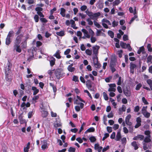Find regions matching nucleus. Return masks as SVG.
<instances>
[{"label":"nucleus","instance_id":"58","mask_svg":"<svg viewBox=\"0 0 152 152\" xmlns=\"http://www.w3.org/2000/svg\"><path fill=\"white\" fill-rule=\"evenodd\" d=\"M142 85L141 83H140L137 85L135 88V89L137 90H139L140 88L142 87Z\"/></svg>","mask_w":152,"mask_h":152},{"label":"nucleus","instance_id":"34","mask_svg":"<svg viewBox=\"0 0 152 152\" xmlns=\"http://www.w3.org/2000/svg\"><path fill=\"white\" fill-rule=\"evenodd\" d=\"M120 44L121 47L122 48L124 49H126V48L127 44H126V43L121 41L120 42Z\"/></svg>","mask_w":152,"mask_h":152},{"label":"nucleus","instance_id":"63","mask_svg":"<svg viewBox=\"0 0 152 152\" xmlns=\"http://www.w3.org/2000/svg\"><path fill=\"white\" fill-rule=\"evenodd\" d=\"M42 45V43L40 41H37L36 42V46L37 47H39L41 46Z\"/></svg>","mask_w":152,"mask_h":152},{"label":"nucleus","instance_id":"51","mask_svg":"<svg viewBox=\"0 0 152 152\" xmlns=\"http://www.w3.org/2000/svg\"><path fill=\"white\" fill-rule=\"evenodd\" d=\"M76 150V149L73 147H70L68 151L69 152H75Z\"/></svg>","mask_w":152,"mask_h":152},{"label":"nucleus","instance_id":"39","mask_svg":"<svg viewBox=\"0 0 152 152\" xmlns=\"http://www.w3.org/2000/svg\"><path fill=\"white\" fill-rule=\"evenodd\" d=\"M14 33L13 31L12 30L10 31L7 35V37L11 38L13 36V34Z\"/></svg>","mask_w":152,"mask_h":152},{"label":"nucleus","instance_id":"30","mask_svg":"<svg viewBox=\"0 0 152 152\" xmlns=\"http://www.w3.org/2000/svg\"><path fill=\"white\" fill-rule=\"evenodd\" d=\"M95 131V129L93 127H91L88 129H87L86 131L85 132V133L87 132H93Z\"/></svg>","mask_w":152,"mask_h":152},{"label":"nucleus","instance_id":"45","mask_svg":"<svg viewBox=\"0 0 152 152\" xmlns=\"http://www.w3.org/2000/svg\"><path fill=\"white\" fill-rule=\"evenodd\" d=\"M144 134L145 135L147 136L148 137H151L150 135L151 132L149 130H146L144 132Z\"/></svg>","mask_w":152,"mask_h":152},{"label":"nucleus","instance_id":"50","mask_svg":"<svg viewBox=\"0 0 152 152\" xmlns=\"http://www.w3.org/2000/svg\"><path fill=\"white\" fill-rule=\"evenodd\" d=\"M103 95L104 99L105 100H107L108 99V97L107 94L105 92H103Z\"/></svg>","mask_w":152,"mask_h":152},{"label":"nucleus","instance_id":"33","mask_svg":"<svg viewBox=\"0 0 152 152\" xmlns=\"http://www.w3.org/2000/svg\"><path fill=\"white\" fill-rule=\"evenodd\" d=\"M108 34L111 38H113L114 37V33L113 31L110 30L108 31Z\"/></svg>","mask_w":152,"mask_h":152},{"label":"nucleus","instance_id":"15","mask_svg":"<svg viewBox=\"0 0 152 152\" xmlns=\"http://www.w3.org/2000/svg\"><path fill=\"white\" fill-rule=\"evenodd\" d=\"M21 47L23 49H25L27 48V41L23 40L21 43Z\"/></svg>","mask_w":152,"mask_h":152},{"label":"nucleus","instance_id":"16","mask_svg":"<svg viewBox=\"0 0 152 152\" xmlns=\"http://www.w3.org/2000/svg\"><path fill=\"white\" fill-rule=\"evenodd\" d=\"M31 89L33 91H34L33 93L34 95H35L39 92V89H37L36 87L32 86Z\"/></svg>","mask_w":152,"mask_h":152},{"label":"nucleus","instance_id":"7","mask_svg":"<svg viewBox=\"0 0 152 152\" xmlns=\"http://www.w3.org/2000/svg\"><path fill=\"white\" fill-rule=\"evenodd\" d=\"M109 85L110 87V88L108 90L109 91L115 92V91L116 89L114 88L116 87V86L115 83L110 84H109Z\"/></svg>","mask_w":152,"mask_h":152},{"label":"nucleus","instance_id":"14","mask_svg":"<svg viewBox=\"0 0 152 152\" xmlns=\"http://www.w3.org/2000/svg\"><path fill=\"white\" fill-rule=\"evenodd\" d=\"M74 104H79L80 106L81 109H82L84 107V104L80 102L77 99H76L75 100L74 102Z\"/></svg>","mask_w":152,"mask_h":152},{"label":"nucleus","instance_id":"47","mask_svg":"<svg viewBox=\"0 0 152 152\" xmlns=\"http://www.w3.org/2000/svg\"><path fill=\"white\" fill-rule=\"evenodd\" d=\"M120 3V0H115L113 2V5L114 6H116L118 5Z\"/></svg>","mask_w":152,"mask_h":152},{"label":"nucleus","instance_id":"22","mask_svg":"<svg viewBox=\"0 0 152 152\" xmlns=\"http://www.w3.org/2000/svg\"><path fill=\"white\" fill-rule=\"evenodd\" d=\"M49 85L50 86L53 88L54 92L56 93L57 91V88L56 86L52 83H50Z\"/></svg>","mask_w":152,"mask_h":152},{"label":"nucleus","instance_id":"18","mask_svg":"<svg viewBox=\"0 0 152 152\" xmlns=\"http://www.w3.org/2000/svg\"><path fill=\"white\" fill-rule=\"evenodd\" d=\"M91 81L90 80H88L86 82V85L88 89H90L92 87Z\"/></svg>","mask_w":152,"mask_h":152},{"label":"nucleus","instance_id":"8","mask_svg":"<svg viewBox=\"0 0 152 152\" xmlns=\"http://www.w3.org/2000/svg\"><path fill=\"white\" fill-rule=\"evenodd\" d=\"M137 67L136 64L133 63L132 62H131L130 63V72L132 74H133L134 72V69Z\"/></svg>","mask_w":152,"mask_h":152},{"label":"nucleus","instance_id":"53","mask_svg":"<svg viewBox=\"0 0 152 152\" xmlns=\"http://www.w3.org/2000/svg\"><path fill=\"white\" fill-rule=\"evenodd\" d=\"M34 19L36 22H38L39 20V17L38 15H35L34 17Z\"/></svg>","mask_w":152,"mask_h":152},{"label":"nucleus","instance_id":"44","mask_svg":"<svg viewBox=\"0 0 152 152\" xmlns=\"http://www.w3.org/2000/svg\"><path fill=\"white\" fill-rule=\"evenodd\" d=\"M137 17H138L137 15H135L134 16L131 18L130 21L129 22V24H131L132 23V22L134 21V20H135L136 18H137Z\"/></svg>","mask_w":152,"mask_h":152},{"label":"nucleus","instance_id":"11","mask_svg":"<svg viewBox=\"0 0 152 152\" xmlns=\"http://www.w3.org/2000/svg\"><path fill=\"white\" fill-rule=\"evenodd\" d=\"M23 116L22 114H20L19 115L18 119L21 124H23L24 123H26L25 119H23Z\"/></svg>","mask_w":152,"mask_h":152},{"label":"nucleus","instance_id":"41","mask_svg":"<svg viewBox=\"0 0 152 152\" xmlns=\"http://www.w3.org/2000/svg\"><path fill=\"white\" fill-rule=\"evenodd\" d=\"M39 98V95H36L34 96L32 98V100L34 101L35 102H36L37 100H38Z\"/></svg>","mask_w":152,"mask_h":152},{"label":"nucleus","instance_id":"9","mask_svg":"<svg viewBox=\"0 0 152 152\" xmlns=\"http://www.w3.org/2000/svg\"><path fill=\"white\" fill-rule=\"evenodd\" d=\"M117 61L116 58L115 57L111 58L110 64V66H115L116 65V63Z\"/></svg>","mask_w":152,"mask_h":152},{"label":"nucleus","instance_id":"31","mask_svg":"<svg viewBox=\"0 0 152 152\" xmlns=\"http://www.w3.org/2000/svg\"><path fill=\"white\" fill-rule=\"evenodd\" d=\"M72 80L73 81L76 82H79V77L77 76L74 75L73 77Z\"/></svg>","mask_w":152,"mask_h":152},{"label":"nucleus","instance_id":"57","mask_svg":"<svg viewBox=\"0 0 152 152\" xmlns=\"http://www.w3.org/2000/svg\"><path fill=\"white\" fill-rule=\"evenodd\" d=\"M35 10L37 12H40L42 11L43 9L40 7H37L35 8Z\"/></svg>","mask_w":152,"mask_h":152},{"label":"nucleus","instance_id":"25","mask_svg":"<svg viewBox=\"0 0 152 152\" xmlns=\"http://www.w3.org/2000/svg\"><path fill=\"white\" fill-rule=\"evenodd\" d=\"M48 146L47 145V143L46 142H44L43 144L42 145L41 148L43 150L47 149Z\"/></svg>","mask_w":152,"mask_h":152},{"label":"nucleus","instance_id":"61","mask_svg":"<svg viewBox=\"0 0 152 152\" xmlns=\"http://www.w3.org/2000/svg\"><path fill=\"white\" fill-rule=\"evenodd\" d=\"M118 22H116L115 20H114L112 23V26L113 27H115L118 26Z\"/></svg>","mask_w":152,"mask_h":152},{"label":"nucleus","instance_id":"59","mask_svg":"<svg viewBox=\"0 0 152 152\" xmlns=\"http://www.w3.org/2000/svg\"><path fill=\"white\" fill-rule=\"evenodd\" d=\"M89 140L91 142H94L96 140V138L94 136L90 137L89 138Z\"/></svg>","mask_w":152,"mask_h":152},{"label":"nucleus","instance_id":"29","mask_svg":"<svg viewBox=\"0 0 152 152\" xmlns=\"http://www.w3.org/2000/svg\"><path fill=\"white\" fill-rule=\"evenodd\" d=\"M56 34L59 36L62 37L64 35V31H61L60 32H57L56 33Z\"/></svg>","mask_w":152,"mask_h":152},{"label":"nucleus","instance_id":"46","mask_svg":"<svg viewBox=\"0 0 152 152\" xmlns=\"http://www.w3.org/2000/svg\"><path fill=\"white\" fill-rule=\"evenodd\" d=\"M102 22L106 23H108L109 25H111V23L110 21L106 19H103L102 20Z\"/></svg>","mask_w":152,"mask_h":152},{"label":"nucleus","instance_id":"35","mask_svg":"<svg viewBox=\"0 0 152 152\" xmlns=\"http://www.w3.org/2000/svg\"><path fill=\"white\" fill-rule=\"evenodd\" d=\"M85 52L87 55L89 56H91L92 54V51L91 50L89 49H86V50Z\"/></svg>","mask_w":152,"mask_h":152},{"label":"nucleus","instance_id":"13","mask_svg":"<svg viewBox=\"0 0 152 152\" xmlns=\"http://www.w3.org/2000/svg\"><path fill=\"white\" fill-rule=\"evenodd\" d=\"M60 53L61 52L60 51V50H57L56 53L53 55V56L57 58L60 59L61 58V56L60 55Z\"/></svg>","mask_w":152,"mask_h":152},{"label":"nucleus","instance_id":"42","mask_svg":"<svg viewBox=\"0 0 152 152\" xmlns=\"http://www.w3.org/2000/svg\"><path fill=\"white\" fill-rule=\"evenodd\" d=\"M123 53V51L122 50H118V56L120 58H121L122 57Z\"/></svg>","mask_w":152,"mask_h":152},{"label":"nucleus","instance_id":"27","mask_svg":"<svg viewBox=\"0 0 152 152\" xmlns=\"http://www.w3.org/2000/svg\"><path fill=\"white\" fill-rule=\"evenodd\" d=\"M121 138V134L120 132H118L117 133L116 136V139H115L117 141H119Z\"/></svg>","mask_w":152,"mask_h":152},{"label":"nucleus","instance_id":"2","mask_svg":"<svg viewBox=\"0 0 152 152\" xmlns=\"http://www.w3.org/2000/svg\"><path fill=\"white\" fill-rule=\"evenodd\" d=\"M17 35L15 40L14 43L20 44L22 40V38L23 37V34H21Z\"/></svg>","mask_w":152,"mask_h":152},{"label":"nucleus","instance_id":"6","mask_svg":"<svg viewBox=\"0 0 152 152\" xmlns=\"http://www.w3.org/2000/svg\"><path fill=\"white\" fill-rule=\"evenodd\" d=\"M100 15L101 13L99 12L94 13H93L91 16H90V18L92 20H94L97 19V18L100 16Z\"/></svg>","mask_w":152,"mask_h":152},{"label":"nucleus","instance_id":"32","mask_svg":"<svg viewBox=\"0 0 152 152\" xmlns=\"http://www.w3.org/2000/svg\"><path fill=\"white\" fill-rule=\"evenodd\" d=\"M56 61L55 59L53 57L52 59L50 61V65L51 66H53L55 64Z\"/></svg>","mask_w":152,"mask_h":152},{"label":"nucleus","instance_id":"36","mask_svg":"<svg viewBox=\"0 0 152 152\" xmlns=\"http://www.w3.org/2000/svg\"><path fill=\"white\" fill-rule=\"evenodd\" d=\"M67 69L69 72H74L75 71V68L73 67L68 66L67 67Z\"/></svg>","mask_w":152,"mask_h":152},{"label":"nucleus","instance_id":"54","mask_svg":"<svg viewBox=\"0 0 152 152\" xmlns=\"http://www.w3.org/2000/svg\"><path fill=\"white\" fill-rule=\"evenodd\" d=\"M142 100L144 104H149L148 102L147 101L145 97H142Z\"/></svg>","mask_w":152,"mask_h":152},{"label":"nucleus","instance_id":"28","mask_svg":"<svg viewBox=\"0 0 152 152\" xmlns=\"http://www.w3.org/2000/svg\"><path fill=\"white\" fill-rule=\"evenodd\" d=\"M146 82L149 85L151 90L152 91V80L151 79H148L147 80Z\"/></svg>","mask_w":152,"mask_h":152},{"label":"nucleus","instance_id":"17","mask_svg":"<svg viewBox=\"0 0 152 152\" xmlns=\"http://www.w3.org/2000/svg\"><path fill=\"white\" fill-rule=\"evenodd\" d=\"M12 42V39L11 38L7 37L6 39L5 44L7 45H9Z\"/></svg>","mask_w":152,"mask_h":152},{"label":"nucleus","instance_id":"12","mask_svg":"<svg viewBox=\"0 0 152 152\" xmlns=\"http://www.w3.org/2000/svg\"><path fill=\"white\" fill-rule=\"evenodd\" d=\"M82 31L83 33L85 36L88 38H89L90 36L89 34H88V31L85 29L83 28L82 30Z\"/></svg>","mask_w":152,"mask_h":152},{"label":"nucleus","instance_id":"21","mask_svg":"<svg viewBox=\"0 0 152 152\" xmlns=\"http://www.w3.org/2000/svg\"><path fill=\"white\" fill-rule=\"evenodd\" d=\"M11 71V69L7 68L5 71V74L6 77H8Z\"/></svg>","mask_w":152,"mask_h":152},{"label":"nucleus","instance_id":"62","mask_svg":"<svg viewBox=\"0 0 152 152\" xmlns=\"http://www.w3.org/2000/svg\"><path fill=\"white\" fill-rule=\"evenodd\" d=\"M91 42L92 43H94L96 41V39L95 37H93V36H91Z\"/></svg>","mask_w":152,"mask_h":152},{"label":"nucleus","instance_id":"37","mask_svg":"<svg viewBox=\"0 0 152 152\" xmlns=\"http://www.w3.org/2000/svg\"><path fill=\"white\" fill-rule=\"evenodd\" d=\"M151 137H146L144 139V142H149L151 141Z\"/></svg>","mask_w":152,"mask_h":152},{"label":"nucleus","instance_id":"26","mask_svg":"<svg viewBox=\"0 0 152 152\" xmlns=\"http://www.w3.org/2000/svg\"><path fill=\"white\" fill-rule=\"evenodd\" d=\"M22 28L23 27L22 26H20L18 28V30L15 33L16 35H18L20 34L21 32L22 31Z\"/></svg>","mask_w":152,"mask_h":152},{"label":"nucleus","instance_id":"43","mask_svg":"<svg viewBox=\"0 0 152 152\" xmlns=\"http://www.w3.org/2000/svg\"><path fill=\"white\" fill-rule=\"evenodd\" d=\"M94 66L96 68H99L100 67L101 64L99 63L98 61L94 63Z\"/></svg>","mask_w":152,"mask_h":152},{"label":"nucleus","instance_id":"20","mask_svg":"<svg viewBox=\"0 0 152 152\" xmlns=\"http://www.w3.org/2000/svg\"><path fill=\"white\" fill-rule=\"evenodd\" d=\"M142 113L145 118H149L150 115V113L147 111H142Z\"/></svg>","mask_w":152,"mask_h":152},{"label":"nucleus","instance_id":"3","mask_svg":"<svg viewBox=\"0 0 152 152\" xmlns=\"http://www.w3.org/2000/svg\"><path fill=\"white\" fill-rule=\"evenodd\" d=\"M62 75L60 69H58L56 70L55 72V75L57 79H60L62 77Z\"/></svg>","mask_w":152,"mask_h":152},{"label":"nucleus","instance_id":"1","mask_svg":"<svg viewBox=\"0 0 152 152\" xmlns=\"http://www.w3.org/2000/svg\"><path fill=\"white\" fill-rule=\"evenodd\" d=\"M13 51H16L17 52L20 53L21 52V49L20 44L14 43L13 46Z\"/></svg>","mask_w":152,"mask_h":152},{"label":"nucleus","instance_id":"56","mask_svg":"<svg viewBox=\"0 0 152 152\" xmlns=\"http://www.w3.org/2000/svg\"><path fill=\"white\" fill-rule=\"evenodd\" d=\"M89 33L91 34V36H94V33L91 28H90L88 30Z\"/></svg>","mask_w":152,"mask_h":152},{"label":"nucleus","instance_id":"23","mask_svg":"<svg viewBox=\"0 0 152 152\" xmlns=\"http://www.w3.org/2000/svg\"><path fill=\"white\" fill-rule=\"evenodd\" d=\"M42 116L43 118H46L48 116V113L46 111L42 110Z\"/></svg>","mask_w":152,"mask_h":152},{"label":"nucleus","instance_id":"60","mask_svg":"<svg viewBox=\"0 0 152 152\" xmlns=\"http://www.w3.org/2000/svg\"><path fill=\"white\" fill-rule=\"evenodd\" d=\"M93 63H95L96 62H98V58L97 56H94L93 58Z\"/></svg>","mask_w":152,"mask_h":152},{"label":"nucleus","instance_id":"38","mask_svg":"<svg viewBox=\"0 0 152 152\" xmlns=\"http://www.w3.org/2000/svg\"><path fill=\"white\" fill-rule=\"evenodd\" d=\"M147 48L148 51L151 52H152V48L151 45L150 44H148L147 45Z\"/></svg>","mask_w":152,"mask_h":152},{"label":"nucleus","instance_id":"24","mask_svg":"<svg viewBox=\"0 0 152 152\" xmlns=\"http://www.w3.org/2000/svg\"><path fill=\"white\" fill-rule=\"evenodd\" d=\"M65 12L66 10L65 9L63 8H61V12L60 14L63 17H65Z\"/></svg>","mask_w":152,"mask_h":152},{"label":"nucleus","instance_id":"4","mask_svg":"<svg viewBox=\"0 0 152 152\" xmlns=\"http://www.w3.org/2000/svg\"><path fill=\"white\" fill-rule=\"evenodd\" d=\"M123 92L126 96L127 97L130 96L131 95L130 89L127 87L123 90Z\"/></svg>","mask_w":152,"mask_h":152},{"label":"nucleus","instance_id":"64","mask_svg":"<svg viewBox=\"0 0 152 152\" xmlns=\"http://www.w3.org/2000/svg\"><path fill=\"white\" fill-rule=\"evenodd\" d=\"M119 126L118 124H115L113 125V129H114V130H116V129H118Z\"/></svg>","mask_w":152,"mask_h":152},{"label":"nucleus","instance_id":"40","mask_svg":"<svg viewBox=\"0 0 152 152\" xmlns=\"http://www.w3.org/2000/svg\"><path fill=\"white\" fill-rule=\"evenodd\" d=\"M94 25L98 28H102V26L99 24L96 21H94Z\"/></svg>","mask_w":152,"mask_h":152},{"label":"nucleus","instance_id":"19","mask_svg":"<svg viewBox=\"0 0 152 152\" xmlns=\"http://www.w3.org/2000/svg\"><path fill=\"white\" fill-rule=\"evenodd\" d=\"M131 145L132 146L134 147L135 150H137L139 148L137 142L136 141H133L131 143Z\"/></svg>","mask_w":152,"mask_h":152},{"label":"nucleus","instance_id":"10","mask_svg":"<svg viewBox=\"0 0 152 152\" xmlns=\"http://www.w3.org/2000/svg\"><path fill=\"white\" fill-rule=\"evenodd\" d=\"M62 124L59 121L56 120V122L54 123V126L56 129L58 127H61Z\"/></svg>","mask_w":152,"mask_h":152},{"label":"nucleus","instance_id":"5","mask_svg":"<svg viewBox=\"0 0 152 152\" xmlns=\"http://www.w3.org/2000/svg\"><path fill=\"white\" fill-rule=\"evenodd\" d=\"M99 48V46L97 45H96L93 47L92 49L93 53L95 56H97L98 53V50Z\"/></svg>","mask_w":152,"mask_h":152},{"label":"nucleus","instance_id":"55","mask_svg":"<svg viewBox=\"0 0 152 152\" xmlns=\"http://www.w3.org/2000/svg\"><path fill=\"white\" fill-rule=\"evenodd\" d=\"M121 141L122 144L125 145L126 144V137H123L122 138Z\"/></svg>","mask_w":152,"mask_h":152},{"label":"nucleus","instance_id":"52","mask_svg":"<svg viewBox=\"0 0 152 152\" xmlns=\"http://www.w3.org/2000/svg\"><path fill=\"white\" fill-rule=\"evenodd\" d=\"M131 115L130 114H129L127 115V116L126 117L125 119L126 123L129 121V120L131 118Z\"/></svg>","mask_w":152,"mask_h":152},{"label":"nucleus","instance_id":"48","mask_svg":"<svg viewBox=\"0 0 152 152\" xmlns=\"http://www.w3.org/2000/svg\"><path fill=\"white\" fill-rule=\"evenodd\" d=\"M147 63H149L152 60V56L151 55H149L148 57L147 58Z\"/></svg>","mask_w":152,"mask_h":152},{"label":"nucleus","instance_id":"49","mask_svg":"<svg viewBox=\"0 0 152 152\" xmlns=\"http://www.w3.org/2000/svg\"><path fill=\"white\" fill-rule=\"evenodd\" d=\"M86 21L88 22V24L90 25H92L93 24V22L91 20V19L89 18L86 19Z\"/></svg>","mask_w":152,"mask_h":152}]
</instances>
